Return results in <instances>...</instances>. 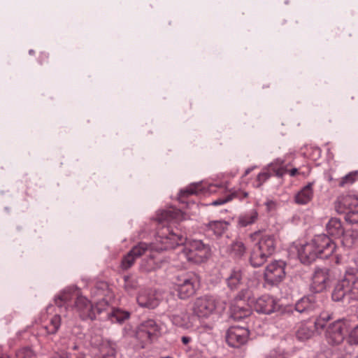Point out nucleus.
I'll return each mask as SVG.
<instances>
[{"label":"nucleus","instance_id":"ddd939ff","mask_svg":"<svg viewBox=\"0 0 358 358\" xmlns=\"http://www.w3.org/2000/svg\"><path fill=\"white\" fill-rule=\"evenodd\" d=\"M92 346L99 349V352L94 358H116L114 344L108 341H103L100 336L92 337L90 341Z\"/></svg>","mask_w":358,"mask_h":358},{"label":"nucleus","instance_id":"a19ab883","mask_svg":"<svg viewBox=\"0 0 358 358\" xmlns=\"http://www.w3.org/2000/svg\"><path fill=\"white\" fill-rule=\"evenodd\" d=\"M124 287L127 292H131L133 289V285L131 278L129 275H124Z\"/></svg>","mask_w":358,"mask_h":358},{"label":"nucleus","instance_id":"20e7f679","mask_svg":"<svg viewBox=\"0 0 358 358\" xmlns=\"http://www.w3.org/2000/svg\"><path fill=\"white\" fill-rule=\"evenodd\" d=\"M255 279L249 280L247 283V288L243 289L237 295V299L240 301H247L253 308L259 313L271 314L277 309L276 300L270 295H262L257 299L252 298L253 295V289L257 285Z\"/></svg>","mask_w":358,"mask_h":358},{"label":"nucleus","instance_id":"dca6fc26","mask_svg":"<svg viewBox=\"0 0 358 358\" xmlns=\"http://www.w3.org/2000/svg\"><path fill=\"white\" fill-rule=\"evenodd\" d=\"M329 270L327 268H317L314 272L311 287L315 292H322L329 285Z\"/></svg>","mask_w":358,"mask_h":358},{"label":"nucleus","instance_id":"f8f14e48","mask_svg":"<svg viewBox=\"0 0 358 358\" xmlns=\"http://www.w3.org/2000/svg\"><path fill=\"white\" fill-rule=\"evenodd\" d=\"M75 308L83 320H94L96 314L99 315L96 306H94L86 297L83 296L77 297L75 301Z\"/></svg>","mask_w":358,"mask_h":358},{"label":"nucleus","instance_id":"5701e85b","mask_svg":"<svg viewBox=\"0 0 358 358\" xmlns=\"http://www.w3.org/2000/svg\"><path fill=\"white\" fill-rule=\"evenodd\" d=\"M245 273L241 269H233L227 279L228 287L231 289H236L243 282Z\"/></svg>","mask_w":358,"mask_h":358},{"label":"nucleus","instance_id":"f3484780","mask_svg":"<svg viewBox=\"0 0 358 358\" xmlns=\"http://www.w3.org/2000/svg\"><path fill=\"white\" fill-rule=\"evenodd\" d=\"M358 206V197L355 195L343 194L335 201L334 207L337 213H345Z\"/></svg>","mask_w":358,"mask_h":358},{"label":"nucleus","instance_id":"423d86ee","mask_svg":"<svg viewBox=\"0 0 358 358\" xmlns=\"http://www.w3.org/2000/svg\"><path fill=\"white\" fill-rule=\"evenodd\" d=\"M332 299L336 301L343 299L358 301V276L348 274L338 281L332 292Z\"/></svg>","mask_w":358,"mask_h":358},{"label":"nucleus","instance_id":"9d476101","mask_svg":"<svg viewBox=\"0 0 358 358\" xmlns=\"http://www.w3.org/2000/svg\"><path fill=\"white\" fill-rule=\"evenodd\" d=\"M217 301L212 296L196 298L193 303V314L199 319L209 317L216 310Z\"/></svg>","mask_w":358,"mask_h":358},{"label":"nucleus","instance_id":"cd10ccee","mask_svg":"<svg viewBox=\"0 0 358 358\" xmlns=\"http://www.w3.org/2000/svg\"><path fill=\"white\" fill-rule=\"evenodd\" d=\"M227 222L222 220L209 222L207 224V229L212 231L216 236H222L227 229Z\"/></svg>","mask_w":358,"mask_h":358},{"label":"nucleus","instance_id":"7ed1b4c3","mask_svg":"<svg viewBox=\"0 0 358 358\" xmlns=\"http://www.w3.org/2000/svg\"><path fill=\"white\" fill-rule=\"evenodd\" d=\"M208 192L209 194L222 193L225 196L213 201L211 205L217 206L226 203L235 198L242 199L248 196V193L239 191H228L226 185L222 184H206L196 183L192 184L185 189L180 191L182 198L187 197L192 194H199L201 193Z\"/></svg>","mask_w":358,"mask_h":358},{"label":"nucleus","instance_id":"c03bdc74","mask_svg":"<svg viewBox=\"0 0 358 358\" xmlns=\"http://www.w3.org/2000/svg\"><path fill=\"white\" fill-rule=\"evenodd\" d=\"M266 206L268 210H271L275 208V203L273 201H268L266 202Z\"/></svg>","mask_w":358,"mask_h":358},{"label":"nucleus","instance_id":"f257e3e1","mask_svg":"<svg viewBox=\"0 0 358 358\" xmlns=\"http://www.w3.org/2000/svg\"><path fill=\"white\" fill-rule=\"evenodd\" d=\"M183 219V213L173 207L163 210L157 215L158 222L162 227L158 228L155 242L150 244L140 243L136 245V257L145 256L140 264L141 269L145 271L156 269L162 262V252L180 245L184 247L178 254V260L182 264L187 262L201 263L208 257L210 251L208 245L199 240L187 241L185 236L171 229L170 225H164L165 223L171 224Z\"/></svg>","mask_w":358,"mask_h":358},{"label":"nucleus","instance_id":"f704fd0d","mask_svg":"<svg viewBox=\"0 0 358 358\" xmlns=\"http://www.w3.org/2000/svg\"><path fill=\"white\" fill-rule=\"evenodd\" d=\"M235 319H241L248 317L250 314V310L239 306H235L233 309Z\"/></svg>","mask_w":358,"mask_h":358},{"label":"nucleus","instance_id":"e433bc0d","mask_svg":"<svg viewBox=\"0 0 358 358\" xmlns=\"http://www.w3.org/2000/svg\"><path fill=\"white\" fill-rule=\"evenodd\" d=\"M348 341L350 344L358 345V325L352 327L348 331Z\"/></svg>","mask_w":358,"mask_h":358},{"label":"nucleus","instance_id":"1a4fd4ad","mask_svg":"<svg viewBox=\"0 0 358 358\" xmlns=\"http://www.w3.org/2000/svg\"><path fill=\"white\" fill-rule=\"evenodd\" d=\"M91 295L94 298H97L96 308L99 314L108 311L109 308L108 299H112L113 294L106 282H97L91 289Z\"/></svg>","mask_w":358,"mask_h":358},{"label":"nucleus","instance_id":"09e8293b","mask_svg":"<svg viewBox=\"0 0 358 358\" xmlns=\"http://www.w3.org/2000/svg\"><path fill=\"white\" fill-rule=\"evenodd\" d=\"M251 171H252V169H248L245 171V175H248Z\"/></svg>","mask_w":358,"mask_h":358},{"label":"nucleus","instance_id":"4be33fe9","mask_svg":"<svg viewBox=\"0 0 358 358\" xmlns=\"http://www.w3.org/2000/svg\"><path fill=\"white\" fill-rule=\"evenodd\" d=\"M326 230L329 235L338 238L344 234V229L343 228L341 220L338 218H331L326 225Z\"/></svg>","mask_w":358,"mask_h":358},{"label":"nucleus","instance_id":"473e14b6","mask_svg":"<svg viewBox=\"0 0 358 358\" xmlns=\"http://www.w3.org/2000/svg\"><path fill=\"white\" fill-rule=\"evenodd\" d=\"M72 293L69 291H63L55 298V303L58 307H63L69 305L72 299Z\"/></svg>","mask_w":358,"mask_h":358},{"label":"nucleus","instance_id":"bb28decb","mask_svg":"<svg viewBox=\"0 0 358 358\" xmlns=\"http://www.w3.org/2000/svg\"><path fill=\"white\" fill-rule=\"evenodd\" d=\"M229 251L231 256L241 257L245 253L246 247L241 240L236 239L229 246Z\"/></svg>","mask_w":358,"mask_h":358},{"label":"nucleus","instance_id":"ea45409f","mask_svg":"<svg viewBox=\"0 0 358 358\" xmlns=\"http://www.w3.org/2000/svg\"><path fill=\"white\" fill-rule=\"evenodd\" d=\"M266 358H287V357L285 351L278 347L271 350Z\"/></svg>","mask_w":358,"mask_h":358},{"label":"nucleus","instance_id":"b1692460","mask_svg":"<svg viewBox=\"0 0 358 358\" xmlns=\"http://www.w3.org/2000/svg\"><path fill=\"white\" fill-rule=\"evenodd\" d=\"M315 296L313 295H310L303 297L298 301L295 305V309L299 313L312 310L315 307Z\"/></svg>","mask_w":358,"mask_h":358},{"label":"nucleus","instance_id":"8fccbe9b","mask_svg":"<svg viewBox=\"0 0 358 358\" xmlns=\"http://www.w3.org/2000/svg\"><path fill=\"white\" fill-rule=\"evenodd\" d=\"M34 51L33 50H29V54H30V55H32V54H34Z\"/></svg>","mask_w":358,"mask_h":358},{"label":"nucleus","instance_id":"a878e982","mask_svg":"<svg viewBox=\"0 0 358 358\" xmlns=\"http://www.w3.org/2000/svg\"><path fill=\"white\" fill-rule=\"evenodd\" d=\"M258 218V213L252 209L245 213L241 215L238 217V224L242 227H247L255 223Z\"/></svg>","mask_w":358,"mask_h":358},{"label":"nucleus","instance_id":"58836bf2","mask_svg":"<svg viewBox=\"0 0 358 358\" xmlns=\"http://www.w3.org/2000/svg\"><path fill=\"white\" fill-rule=\"evenodd\" d=\"M271 172L269 169L268 171H262L259 173L257 177L256 184L254 185L255 187H259L262 185L270 178Z\"/></svg>","mask_w":358,"mask_h":358},{"label":"nucleus","instance_id":"0eeeda50","mask_svg":"<svg viewBox=\"0 0 358 358\" xmlns=\"http://www.w3.org/2000/svg\"><path fill=\"white\" fill-rule=\"evenodd\" d=\"M161 325L154 320H148L143 322L136 331V338L141 341V348L150 343L156 339L161 334Z\"/></svg>","mask_w":358,"mask_h":358},{"label":"nucleus","instance_id":"c85d7f7f","mask_svg":"<svg viewBox=\"0 0 358 358\" xmlns=\"http://www.w3.org/2000/svg\"><path fill=\"white\" fill-rule=\"evenodd\" d=\"M108 317L111 320L112 322L122 323L129 317V313L123 311L119 308L112 309L110 311L107 313Z\"/></svg>","mask_w":358,"mask_h":358},{"label":"nucleus","instance_id":"c756f323","mask_svg":"<svg viewBox=\"0 0 358 358\" xmlns=\"http://www.w3.org/2000/svg\"><path fill=\"white\" fill-rule=\"evenodd\" d=\"M61 316L55 314L51 317L49 323L43 327L48 334H55L59 330L61 325Z\"/></svg>","mask_w":358,"mask_h":358},{"label":"nucleus","instance_id":"a18cd8bd","mask_svg":"<svg viewBox=\"0 0 358 358\" xmlns=\"http://www.w3.org/2000/svg\"><path fill=\"white\" fill-rule=\"evenodd\" d=\"M191 338L188 336H182L181 341L184 345H187L191 341Z\"/></svg>","mask_w":358,"mask_h":358},{"label":"nucleus","instance_id":"a211bd4d","mask_svg":"<svg viewBox=\"0 0 358 358\" xmlns=\"http://www.w3.org/2000/svg\"><path fill=\"white\" fill-rule=\"evenodd\" d=\"M172 323L179 327L189 329L193 327L196 319L187 311H180L170 315Z\"/></svg>","mask_w":358,"mask_h":358},{"label":"nucleus","instance_id":"72a5a7b5","mask_svg":"<svg viewBox=\"0 0 358 358\" xmlns=\"http://www.w3.org/2000/svg\"><path fill=\"white\" fill-rule=\"evenodd\" d=\"M134 262V246L132 247L127 256L122 261V268L124 270L129 268Z\"/></svg>","mask_w":358,"mask_h":358},{"label":"nucleus","instance_id":"864d4df0","mask_svg":"<svg viewBox=\"0 0 358 358\" xmlns=\"http://www.w3.org/2000/svg\"><path fill=\"white\" fill-rule=\"evenodd\" d=\"M355 358H358V355H357V357Z\"/></svg>","mask_w":358,"mask_h":358},{"label":"nucleus","instance_id":"5fc2aeb1","mask_svg":"<svg viewBox=\"0 0 358 358\" xmlns=\"http://www.w3.org/2000/svg\"><path fill=\"white\" fill-rule=\"evenodd\" d=\"M78 358H83V357H78Z\"/></svg>","mask_w":358,"mask_h":358},{"label":"nucleus","instance_id":"6e6552de","mask_svg":"<svg viewBox=\"0 0 358 358\" xmlns=\"http://www.w3.org/2000/svg\"><path fill=\"white\" fill-rule=\"evenodd\" d=\"M350 328L351 324L348 320H337L330 324L325 332L327 342L332 345H340Z\"/></svg>","mask_w":358,"mask_h":358},{"label":"nucleus","instance_id":"393cba45","mask_svg":"<svg viewBox=\"0 0 358 358\" xmlns=\"http://www.w3.org/2000/svg\"><path fill=\"white\" fill-rule=\"evenodd\" d=\"M199 285H179V287H176V290L180 299H187L195 294L196 289L199 288Z\"/></svg>","mask_w":358,"mask_h":358},{"label":"nucleus","instance_id":"2f4dec72","mask_svg":"<svg viewBox=\"0 0 358 358\" xmlns=\"http://www.w3.org/2000/svg\"><path fill=\"white\" fill-rule=\"evenodd\" d=\"M358 180V171H352L338 180V185L341 187H345L352 185Z\"/></svg>","mask_w":358,"mask_h":358},{"label":"nucleus","instance_id":"c9c22d12","mask_svg":"<svg viewBox=\"0 0 358 358\" xmlns=\"http://www.w3.org/2000/svg\"><path fill=\"white\" fill-rule=\"evenodd\" d=\"M34 353L33 350L28 348H22L18 350L15 354V358H34Z\"/></svg>","mask_w":358,"mask_h":358},{"label":"nucleus","instance_id":"de8ad7c7","mask_svg":"<svg viewBox=\"0 0 358 358\" xmlns=\"http://www.w3.org/2000/svg\"><path fill=\"white\" fill-rule=\"evenodd\" d=\"M78 348H79V347H78V345H76V344H75V345H73L71 348V350H78Z\"/></svg>","mask_w":358,"mask_h":358},{"label":"nucleus","instance_id":"412c9836","mask_svg":"<svg viewBox=\"0 0 358 358\" xmlns=\"http://www.w3.org/2000/svg\"><path fill=\"white\" fill-rule=\"evenodd\" d=\"M174 285L175 287H179V285H199V277L192 272H183L176 276Z\"/></svg>","mask_w":358,"mask_h":358},{"label":"nucleus","instance_id":"603ef678","mask_svg":"<svg viewBox=\"0 0 358 358\" xmlns=\"http://www.w3.org/2000/svg\"><path fill=\"white\" fill-rule=\"evenodd\" d=\"M339 261H338V258L337 257V259H336V263H338Z\"/></svg>","mask_w":358,"mask_h":358},{"label":"nucleus","instance_id":"f03ea898","mask_svg":"<svg viewBox=\"0 0 358 358\" xmlns=\"http://www.w3.org/2000/svg\"><path fill=\"white\" fill-rule=\"evenodd\" d=\"M336 250V244L324 234L315 236L311 241L297 248L299 258L303 264H308L317 258L327 259Z\"/></svg>","mask_w":358,"mask_h":358},{"label":"nucleus","instance_id":"9b49d317","mask_svg":"<svg viewBox=\"0 0 358 358\" xmlns=\"http://www.w3.org/2000/svg\"><path fill=\"white\" fill-rule=\"evenodd\" d=\"M285 264L282 261H274L266 266L264 278L270 285H277L285 276Z\"/></svg>","mask_w":358,"mask_h":358},{"label":"nucleus","instance_id":"2eb2a0df","mask_svg":"<svg viewBox=\"0 0 358 358\" xmlns=\"http://www.w3.org/2000/svg\"><path fill=\"white\" fill-rule=\"evenodd\" d=\"M248 338V330L243 327H231L227 333V343L232 347L237 348L244 344Z\"/></svg>","mask_w":358,"mask_h":358},{"label":"nucleus","instance_id":"4c0bfd02","mask_svg":"<svg viewBox=\"0 0 358 358\" xmlns=\"http://www.w3.org/2000/svg\"><path fill=\"white\" fill-rule=\"evenodd\" d=\"M345 220L346 222L355 224L358 223V210L352 209L345 213Z\"/></svg>","mask_w":358,"mask_h":358},{"label":"nucleus","instance_id":"6ab92c4d","mask_svg":"<svg viewBox=\"0 0 358 358\" xmlns=\"http://www.w3.org/2000/svg\"><path fill=\"white\" fill-rule=\"evenodd\" d=\"M137 301L141 307L155 308L159 305V299L150 291L145 290L139 294Z\"/></svg>","mask_w":358,"mask_h":358},{"label":"nucleus","instance_id":"37998d69","mask_svg":"<svg viewBox=\"0 0 358 358\" xmlns=\"http://www.w3.org/2000/svg\"><path fill=\"white\" fill-rule=\"evenodd\" d=\"M315 327L317 329H322L325 327V322L322 318H319L315 322Z\"/></svg>","mask_w":358,"mask_h":358},{"label":"nucleus","instance_id":"4468645a","mask_svg":"<svg viewBox=\"0 0 358 358\" xmlns=\"http://www.w3.org/2000/svg\"><path fill=\"white\" fill-rule=\"evenodd\" d=\"M289 166H290V164H286L283 159H277L270 164L269 170L278 177H282L286 173H289L292 177H294L298 175H302L303 176L306 177L310 172V170H308L307 173L303 171L301 172L299 169L296 168L289 169Z\"/></svg>","mask_w":358,"mask_h":358},{"label":"nucleus","instance_id":"aec40b11","mask_svg":"<svg viewBox=\"0 0 358 358\" xmlns=\"http://www.w3.org/2000/svg\"><path fill=\"white\" fill-rule=\"evenodd\" d=\"M314 182H308L294 196V201L299 205L308 203L313 197Z\"/></svg>","mask_w":358,"mask_h":358},{"label":"nucleus","instance_id":"79ce46f5","mask_svg":"<svg viewBox=\"0 0 358 358\" xmlns=\"http://www.w3.org/2000/svg\"><path fill=\"white\" fill-rule=\"evenodd\" d=\"M343 244H345L346 246L350 247L352 244L354 243V238H350L348 235L345 234L343 237Z\"/></svg>","mask_w":358,"mask_h":358},{"label":"nucleus","instance_id":"49530a36","mask_svg":"<svg viewBox=\"0 0 358 358\" xmlns=\"http://www.w3.org/2000/svg\"><path fill=\"white\" fill-rule=\"evenodd\" d=\"M329 352H327L325 353H320L317 355V358H325L327 357V354H329Z\"/></svg>","mask_w":358,"mask_h":358},{"label":"nucleus","instance_id":"7c9ffc66","mask_svg":"<svg viewBox=\"0 0 358 358\" xmlns=\"http://www.w3.org/2000/svg\"><path fill=\"white\" fill-rule=\"evenodd\" d=\"M313 334L312 329L307 325L306 323H301L299 324L296 336L300 341H305L310 338Z\"/></svg>","mask_w":358,"mask_h":358},{"label":"nucleus","instance_id":"3c124183","mask_svg":"<svg viewBox=\"0 0 358 358\" xmlns=\"http://www.w3.org/2000/svg\"><path fill=\"white\" fill-rule=\"evenodd\" d=\"M0 358H9V357H7V356H4V355H3V356L0 357Z\"/></svg>","mask_w":358,"mask_h":358},{"label":"nucleus","instance_id":"39448f33","mask_svg":"<svg viewBox=\"0 0 358 358\" xmlns=\"http://www.w3.org/2000/svg\"><path fill=\"white\" fill-rule=\"evenodd\" d=\"M277 241L273 235L264 234L260 238L257 246L253 249L250 261L254 267L263 265L274 252Z\"/></svg>","mask_w":358,"mask_h":358}]
</instances>
